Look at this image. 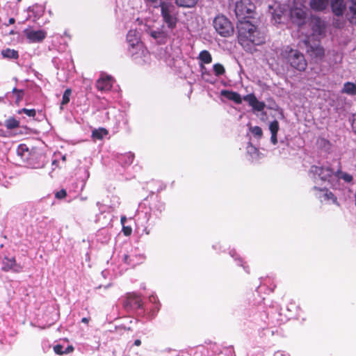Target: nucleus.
I'll list each match as a JSON object with an SVG mask.
<instances>
[{"label": "nucleus", "instance_id": "1", "mask_svg": "<svg viewBox=\"0 0 356 356\" xmlns=\"http://www.w3.org/2000/svg\"><path fill=\"white\" fill-rule=\"evenodd\" d=\"M237 30L238 42L248 52H254L256 51V46L265 42L264 34L248 20H239Z\"/></svg>", "mask_w": 356, "mask_h": 356}, {"label": "nucleus", "instance_id": "24", "mask_svg": "<svg viewBox=\"0 0 356 356\" xmlns=\"http://www.w3.org/2000/svg\"><path fill=\"white\" fill-rule=\"evenodd\" d=\"M3 268L6 270H14L15 271H17V269L15 268V260L13 258H6L3 261Z\"/></svg>", "mask_w": 356, "mask_h": 356}, {"label": "nucleus", "instance_id": "46", "mask_svg": "<svg viewBox=\"0 0 356 356\" xmlns=\"http://www.w3.org/2000/svg\"><path fill=\"white\" fill-rule=\"evenodd\" d=\"M140 344H141V341L140 339L135 340V341H134L135 346H139Z\"/></svg>", "mask_w": 356, "mask_h": 356}, {"label": "nucleus", "instance_id": "51", "mask_svg": "<svg viewBox=\"0 0 356 356\" xmlns=\"http://www.w3.org/2000/svg\"><path fill=\"white\" fill-rule=\"evenodd\" d=\"M89 177V173H88V172H87V177Z\"/></svg>", "mask_w": 356, "mask_h": 356}, {"label": "nucleus", "instance_id": "45", "mask_svg": "<svg viewBox=\"0 0 356 356\" xmlns=\"http://www.w3.org/2000/svg\"><path fill=\"white\" fill-rule=\"evenodd\" d=\"M124 262H125V263H127V264H129V265L132 264H131V259H129V257L128 255H124Z\"/></svg>", "mask_w": 356, "mask_h": 356}, {"label": "nucleus", "instance_id": "17", "mask_svg": "<svg viewBox=\"0 0 356 356\" xmlns=\"http://www.w3.org/2000/svg\"><path fill=\"white\" fill-rule=\"evenodd\" d=\"M221 95L236 104H241L243 99L238 93L226 90L221 91Z\"/></svg>", "mask_w": 356, "mask_h": 356}, {"label": "nucleus", "instance_id": "22", "mask_svg": "<svg viewBox=\"0 0 356 356\" xmlns=\"http://www.w3.org/2000/svg\"><path fill=\"white\" fill-rule=\"evenodd\" d=\"M342 92L348 95H356V85L352 82H347L344 83Z\"/></svg>", "mask_w": 356, "mask_h": 356}, {"label": "nucleus", "instance_id": "47", "mask_svg": "<svg viewBox=\"0 0 356 356\" xmlns=\"http://www.w3.org/2000/svg\"><path fill=\"white\" fill-rule=\"evenodd\" d=\"M127 220V218L125 216H122L121 217V223L122 225H124V224L125 223Z\"/></svg>", "mask_w": 356, "mask_h": 356}, {"label": "nucleus", "instance_id": "31", "mask_svg": "<svg viewBox=\"0 0 356 356\" xmlns=\"http://www.w3.org/2000/svg\"><path fill=\"white\" fill-rule=\"evenodd\" d=\"M248 153L251 156L253 159H259L258 149L252 145H248L247 147Z\"/></svg>", "mask_w": 356, "mask_h": 356}, {"label": "nucleus", "instance_id": "7", "mask_svg": "<svg viewBox=\"0 0 356 356\" xmlns=\"http://www.w3.org/2000/svg\"><path fill=\"white\" fill-rule=\"evenodd\" d=\"M254 9L255 6L250 0H240L236 2L235 13L238 21L251 17Z\"/></svg>", "mask_w": 356, "mask_h": 356}, {"label": "nucleus", "instance_id": "19", "mask_svg": "<svg viewBox=\"0 0 356 356\" xmlns=\"http://www.w3.org/2000/svg\"><path fill=\"white\" fill-rule=\"evenodd\" d=\"M279 6L275 3L273 6H269L270 12L273 15L275 22L280 23L281 22L282 16L284 15V10H276Z\"/></svg>", "mask_w": 356, "mask_h": 356}, {"label": "nucleus", "instance_id": "35", "mask_svg": "<svg viewBox=\"0 0 356 356\" xmlns=\"http://www.w3.org/2000/svg\"><path fill=\"white\" fill-rule=\"evenodd\" d=\"M318 26L314 29V32L318 37H321L325 33V26L321 24V22H318Z\"/></svg>", "mask_w": 356, "mask_h": 356}, {"label": "nucleus", "instance_id": "50", "mask_svg": "<svg viewBox=\"0 0 356 356\" xmlns=\"http://www.w3.org/2000/svg\"><path fill=\"white\" fill-rule=\"evenodd\" d=\"M14 22H15V19H14V18H10V19H9V24H13Z\"/></svg>", "mask_w": 356, "mask_h": 356}, {"label": "nucleus", "instance_id": "44", "mask_svg": "<svg viewBox=\"0 0 356 356\" xmlns=\"http://www.w3.org/2000/svg\"><path fill=\"white\" fill-rule=\"evenodd\" d=\"M274 356H289V355L283 351H277L275 353Z\"/></svg>", "mask_w": 356, "mask_h": 356}, {"label": "nucleus", "instance_id": "26", "mask_svg": "<svg viewBox=\"0 0 356 356\" xmlns=\"http://www.w3.org/2000/svg\"><path fill=\"white\" fill-rule=\"evenodd\" d=\"M107 134H108V131L106 129H105L104 128H100L98 129H95L92 131V136L95 139L101 140L104 136H106Z\"/></svg>", "mask_w": 356, "mask_h": 356}, {"label": "nucleus", "instance_id": "42", "mask_svg": "<svg viewBox=\"0 0 356 356\" xmlns=\"http://www.w3.org/2000/svg\"><path fill=\"white\" fill-rule=\"evenodd\" d=\"M352 127H353L354 131L356 133V114L354 115V116H353Z\"/></svg>", "mask_w": 356, "mask_h": 356}, {"label": "nucleus", "instance_id": "39", "mask_svg": "<svg viewBox=\"0 0 356 356\" xmlns=\"http://www.w3.org/2000/svg\"><path fill=\"white\" fill-rule=\"evenodd\" d=\"M54 352L56 353V354H58V355H62V354H64V350H63V346L61 345H56L54 347Z\"/></svg>", "mask_w": 356, "mask_h": 356}, {"label": "nucleus", "instance_id": "18", "mask_svg": "<svg viewBox=\"0 0 356 356\" xmlns=\"http://www.w3.org/2000/svg\"><path fill=\"white\" fill-rule=\"evenodd\" d=\"M280 129L279 123L277 120L271 122L269 124V130L271 134L270 141L273 145L277 143V134Z\"/></svg>", "mask_w": 356, "mask_h": 356}, {"label": "nucleus", "instance_id": "48", "mask_svg": "<svg viewBox=\"0 0 356 356\" xmlns=\"http://www.w3.org/2000/svg\"><path fill=\"white\" fill-rule=\"evenodd\" d=\"M149 300L151 302H155L156 301V297H155L154 296H152L149 297Z\"/></svg>", "mask_w": 356, "mask_h": 356}, {"label": "nucleus", "instance_id": "6", "mask_svg": "<svg viewBox=\"0 0 356 356\" xmlns=\"http://www.w3.org/2000/svg\"><path fill=\"white\" fill-rule=\"evenodd\" d=\"M216 31L222 37H229L234 33V26L231 22L223 15H218L213 22Z\"/></svg>", "mask_w": 356, "mask_h": 356}, {"label": "nucleus", "instance_id": "49", "mask_svg": "<svg viewBox=\"0 0 356 356\" xmlns=\"http://www.w3.org/2000/svg\"><path fill=\"white\" fill-rule=\"evenodd\" d=\"M81 321H82L83 323H88V321H89V320H88V318H82V320H81Z\"/></svg>", "mask_w": 356, "mask_h": 356}, {"label": "nucleus", "instance_id": "34", "mask_svg": "<svg viewBox=\"0 0 356 356\" xmlns=\"http://www.w3.org/2000/svg\"><path fill=\"white\" fill-rule=\"evenodd\" d=\"M213 68L215 74L218 76L222 75L225 72L224 67L219 63L213 65Z\"/></svg>", "mask_w": 356, "mask_h": 356}, {"label": "nucleus", "instance_id": "8", "mask_svg": "<svg viewBox=\"0 0 356 356\" xmlns=\"http://www.w3.org/2000/svg\"><path fill=\"white\" fill-rule=\"evenodd\" d=\"M143 51L139 48L131 47L129 48V54L132 59L138 64H145L150 62V54L147 48L143 44Z\"/></svg>", "mask_w": 356, "mask_h": 356}, {"label": "nucleus", "instance_id": "43", "mask_svg": "<svg viewBox=\"0 0 356 356\" xmlns=\"http://www.w3.org/2000/svg\"><path fill=\"white\" fill-rule=\"evenodd\" d=\"M74 350L73 347L72 346H68L64 350V353L65 354H67V353H70L71 352H72V350Z\"/></svg>", "mask_w": 356, "mask_h": 356}, {"label": "nucleus", "instance_id": "15", "mask_svg": "<svg viewBox=\"0 0 356 356\" xmlns=\"http://www.w3.org/2000/svg\"><path fill=\"white\" fill-rule=\"evenodd\" d=\"M113 83L111 76L102 75L97 81V88L101 91L109 90L112 88Z\"/></svg>", "mask_w": 356, "mask_h": 356}, {"label": "nucleus", "instance_id": "23", "mask_svg": "<svg viewBox=\"0 0 356 356\" xmlns=\"http://www.w3.org/2000/svg\"><path fill=\"white\" fill-rule=\"evenodd\" d=\"M198 58L202 62V63L204 64H209L212 61L211 55L207 50L202 51L199 54Z\"/></svg>", "mask_w": 356, "mask_h": 356}, {"label": "nucleus", "instance_id": "9", "mask_svg": "<svg viewBox=\"0 0 356 356\" xmlns=\"http://www.w3.org/2000/svg\"><path fill=\"white\" fill-rule=\"evenodd\" d=\"M24 34L30 42L37 43L42 42L47 36V32L42 29L27 28L24 29Z\"/></svg>", "mask_w": 356, "mask_h": 356}, {"label": "nucleus", "instance_id": "12", "mask_svg": "<svg viewBox=\"0 0 356 356\" xmlns=\"http://www.w3.org/2000/svg\"><path fill=\"white\" fill-rule=\"evenodd\" d=\"M314 190L315 191V195L321 200V202L326 203H335L337 202V198L334 195L327 189L318 188L315 186Z\"/></svg>", "mask_w": 356, "mask_h": 356}, {"label": "nucleus", "instance_id": "3", "mask_svg": "<svg viewBox=\"0 0 356 356\" xmlns=\"http://www.w3.org/2000/svg\"><path fill=\"white\" fill-rule=\"evenodd\" d=\"M282 55L293 68L298 71H304L306 69L307 61L304 55L298 50L286 47Z\"/></svg>", "mask_w": 356, "mask_h": 356}, {"label": "nucleus", "instance_id": "10", "mask_svg": "<svg viewBox=\"0 0 356 356\" xmlns=\"http://www.w3.org/2000/svg\"><path fill=\"white\" fill-rule=\"evenodd\" d=\"M290 17L293 23L298 26L302 24L305 19V8L302 7V4L300 3V6L295 7L290 10Z\"/></svg>", "mask_w": 356, "mask_h": 356}, {"label": "nucleus", "instance_id": "25", "mask_svg": "<svg viewBox=\"0 0 356 356\" xmlns=\"http://www.w3.org/2000/svg\"><path fill=\"white\" fill-rule=\"evenodd\" d=\"M177 6L180 7L191 8L193 7L198 0H175Z\"/></svg>", "mask_w": 356, "mask_h": 356}, {"label": "nucleus", "instance_id": "14", "mask_svg": "<svg viewBox=\"0 0 356 356\" xmlns=\"http://www.w3.org/2000/svg\"><path fill=\"white\" fill-rule=\"evenodd\" d=\"M309 41H307V51L313 58L321 59L325 54L324 49L318 44H309Z\"/></svg>", "mask_w": 356, "mask_h": 356}, {"label": "nucleus", "instance_id": "5", "mask_svg": "<svg viewBox=\"0 0 356 356\" xmlns=\"http://www.w3.org/2000/svg\"><path fill=\"white\" fill-rule=\"evenodd\" d=\"M146 32L157 43L164 44L170 38V32L163 24L146 25Z\"/></svg>", "mask_w": 356, "mask_h": 356}, {"label": "nucleus", "instance_id": "32", "mask_svg": "<svg viewBox=\"0 0 356 356\" xmlns=\"http://www.w3.org/2000/svg\"><path fill=\"white\" fill-rule=\"evenodd\" d=\"M72 94V90L70 89H67L64 92V94L63 95V99L61 102V106L60 109H63V106L67 104L70 102V97Z\"/></svg>", "mask_w": 356, "mask_h": 356}, {"label": "nucleus", "instance_id": "41", "mask_svg": "<svg viewBox=\"0 0 356 356\" xmlns=\"http://www.w3.org/2000/svg\"><path fill=\"white\" fill-rule=\"evenodd\" d=\"M13 92H16L17 93V101L20 100V99L22 98V91H18V90H17V89L14 88L13 89Z\"/></svg>", "mask_w": 356, "mask_h": 356}, {"label": "nucleus", "instance_id": "2", "mask_svg": "<svg viewBox=\"0 0 356 356\" xmlns=\"http://www.w3.org/2000/svg\"><path fill=\"white\" fill-rule=\"evenodd\" d=\"M309 175L316 180L318 178L323 181H327L334 185V181L337 179H342L346 183H350L353 180L351 175L340 171L335 168H331L328 164L323 166H312L309 170Z\"/></svg>", "mask_w": 356, "mask_h": 356}, {"label": "nucleus", "instance_id": "11", "mask_svg": "<svg viewBox=\"0 0 356 356\" xmlns=\"http://www.w3.org/2000/svg\"><path fill=\"white\" fill-rule=\"evenodd\" d=\"M128 49L131 47L139 48L143 51V42L140 40V33L136 30H130L127 35Z\"/></svg>", "mask_w": 356, "mask_h": 356}, {"label": "nucleus", "instance_id": "20", "mask_svg": "<svg viewBox=\"0 0 356 356\" xmlns=\"http://www.w3.org/2000/svg\"><path fill=\"white\" fill-rule=\"evenodd\" d=\"M328 0H312L311 6L316 10H323L327 8Z\"/></svg>", "mask_w": 356, "mask_h": 356}, {"label": "nucleus", "instance_id": "29", "mask_svg": "<svg viewBox=\"0 0 356 356\" xmlns=\"http://www.w3.org/2000/svg\"><path fill=\"white\" fill-rule=\"evenodd\" d=\"M1 54L4 58H17L18 52L14 49H6L1 51Z\"/></svg>", "mask_w": 356, "mask_h": 356}, {"label": "nucleus", "instance_id": "38", "mask_svg": "<svg viewBox=\"0 0 356 356\" xmlns=\"http://www.w3.org/2000/svg\"><path fill=\"white\" fill-rule=\"evenodd\" d=\"M67 195L66 191L64 189L60 190V191L56 192L55 196L58 199H63Z\"/></svg>", "mask_w": 356, "mask_h": 356}, {"label": "nucleus", "instance_id": "27", "mask_svg": "<svg viewBox=\"0 0 356 356\" xmlns=\"http://www.w3.org/2000/svg\"><path fill=\"white\" fill-rule=\"evenodd\" d=\"M347 17L351 23H356V3L350 6Z\"/></svg>", "mask_w": 356, "mask_h": 356}, {"label": "nucleus", "instance_id": "36", "mask_svg": "<svg viewBox=\"0 0 356 356\" xmlns=\"http://www.w3.org/2000/svg\"><path fill=\"white\" fill-rule=\"evenodd\" d=\"M124 159V163L127 165H129L133 163L134 155V154L129 152L122 156Z\"/></svg>", "mask_w": 356, "mask_h": 356}, {"label": "nucleus", "instance_id": "33", "mask_svg": "<svg viewBox=\"0 0 356 356\" xmlns=\"http://www.w3.org/2000/svg\"><path fill=\"white\" fill-rule=\"evenodd\" d=\"M250 131L255 136L260 138L262 136L263 131L261 127L258 126L250 127Z\"/></svg>", "mask_w": 356, "mask_h": 356}, {"label": "nucleus", "instance_id": "37", "mask_svg": "<svg viewBox=\"0 0 356 356\" xmlns=\"http://www.w3.org/2000/svg\"><path fill=\"white\" fill-rule=\"evenodd\" d=\"M22 113H25L29 117H34L35 115V109H26V108H22V110H19L18 111L19 114H21Z\"/></svg>", "mask_w": 356, "mask_h": 356}, {"label": "nucleus", "instance_id": "30", "mask_svg": "<svg viewBox=\"0 0 356 356\" xmlns=\"http://www.w3.org/2000/svg\"><path fill=\"white\" fill-rule=\"evenodd\" d=\"M29 149L26 145L21 144L18 146L17 149V153L19 156H20L22 159H27L26 154H28Z\"/></svg>", "mask_w": 356, "mask_h": 356}, {"label": "nucleus", "instance_id": "28", "mask_svg": "<svg viewBox=\"0 0 356 356\" xmlns=\"http://www.w3.org/2000/svg\"><path fill=\"white\" fill-rule=\"evenodd\" d=\"M4 124L8 129H13L19 127V122L14 118H9L5 121Z\"/></svg>", "mask_w": 356, "mask_h": 356}, {"label": "nucleus", "instance_id": "13", "mask_svg": "<svg viewBox=\"0 0 356 356\" xmlns=\"http://www.w3.org/2000/svg\"><path fill=\"white\" fill-rule=\"evenodd\" d=\"M243 100L248 103L254 111H262L266 107V104L264 102L259 101L253 94L244 96Z\"/></svg>", "mask_w": 356, "mask_h": 356}, {"label": "nucleus", "instance_id": "40", "mask_svg": "<svg viewBox=\"0 0 356 356\" xmlns=\"http://www.w3.org/2000/svg\"><path fill=\"white\" fill-rule=\"evenodd\" d=\"M123 232L124 235L129 236L131 233V228L130 227H123Z\"/></svg>", "mask_w": 356, "mask_h": 356}, {"label": "nucleus", "instance_id": "16", "mask_svg": "<svg viewBox=\"0 0 356 356\" xmlns=\"http://www.w3.org/2000/svg\"><path fill=\"white\" fill-rule=\"evenodd\" d=\"M332 13L336 16H342L346 9L344 0H330Z\"/></svg>", "mask_w": 356, "mask_h": 356}, {"label": "nucleus", "instance_id": "21", "mask_svg": "<svg viewBox=\"0 0 356 356\" xmlns=\"http://www.w3.org/2000/svg\"><path fill=\"white\" fill-rule=\"evenodd\" d=\"M127 305H129L131 307L138 308L141 306V300L136 295H129L127 298Z\"/></svg>", "mask_w": 356, "mask_h": 356}, {"label": "nucleus", "instance_id": "4", "mask_svg": "<svg viewBox=\"0 0 356 356\" xmlns=\"http://www.w3.org/2000/svg\"><path fill=\"white\" fill-rule=\"evenodd\" d=\"M161 7V13L163 21L167 25L168 29L172 31L177 25V17L175 7L170 3L162 2L159 5Z\"/></svg>", "mask_w": 356, "mask_h": 356}]
</instances>
